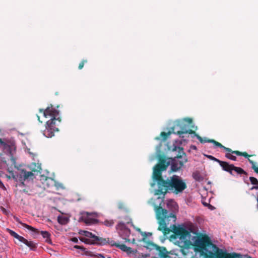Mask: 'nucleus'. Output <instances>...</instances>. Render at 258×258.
Segmentation results:
<instances>
[{
    "instance_id": "1",
    "label": "nucleus",
    "mask_w": 258,
    "mask_h": 258,
    "mask_svg": "<svg viewBox=\"0 0 258 258\" xmlns=\"http://www.w3.org/2000/svg\"><path fill=\"white\" fill-rule=\"evenodd\" d=\"M169 158L166 159L165 156H161L159 162L154 167L153 179L157 182L158 188L155 190V195L164 196L167 192L171 191L177 194L182 192L186 188V183L177 175L163 179L162 172L166 170L170 164Z\"/></svg>"
},
{
    "instance_id": "2",
    "label": "nucleus",
    "mask_w": 258,
    "mask_h": 258,
    "mask_svg": "<svg viewBox=\"0 0 258 258\" xmlns=\"http://www.w3.org/2000/svg\"><path fill=\"white\" fill-rule=\"evenodd\" d=\"M156 218L158 220L159 226L158 230L162 231L164 235L170 232L173 234L170 236L171 239L179 238L182 241H185L190 232L183 227L176 226L174 224L176 218L173 213H168V211L163 209L160 206H155Z\"/></svg>"
},
{
    "instance_id": "3",
    "label": "nucleus",
    "mask_w": 258,
    "mask_h": 258,
    "mask_svg": "<svg viewBox=\"0 0 258 258\" xmlns=\"http://www.w3.org/2000/svg\"><path fill=\"white\" fill-rule=\"evenodd\" d=\"M197 244L201 249L207 246L212 251L205 253V258H251L248 254H242L236 252H228L213 244L209 236H203L197 241Z\"/></svg>"
},
{
    "instance_id": "4",
    "label": "nucleus",
    "mask_w": 258,
    "mask_h": 258,
    "mask_svg": "<svg viewBox=\"0 0 258 258\" xmlns=\"http://www.w3.org/2000/svg\"><path fill=\"white\" fill-rule=\"evenodd\" d=\"M39 112L42 113L46 118H51L46 122V127L43 131V134L47 138H51L54 136L55 132L59 131L57 126L61 122L60 118L57 117L59 112L53 107L52 104H50L45 109H39Z\"/></svg>"
},
{
    "instance_id": "5",
    "label": "nucleus",
    "mask_w": 258,
    "mask_h": 258,
    "mask_svg": "<svg viewBox=\"0 0 258 258\" xmlns=\"http://www.w3.org/2000/svg\"><path fill=\"white\" fill-rule=\"evenodd\" d=\"M192 119L190 118H185L181 120H176L172 127V132L183 138L181 135L184 134H194L196 132L188 128L191 126Z\"/></svg>"
},
{
    "instance_id": "6",
    "label": "nucleus",
    "mask_w": 258,
    "mask_h": 258,
    "mask_svg": "<svg viewBox=\"0 0 258 258\" xmlns=\"http://www.w3.org/2000/svg\"><path fill=\"white\" fill-rule=\"evenodd\" d=\"M172 151L178 152V154L174 157L171 164V171L176 172L183 167L184 164L187 162V159L184 158L182 160H179V159L182 158V155H184L185 156V153L183 151V148L175 146L173 148Z\"/></svg>"
},
{
    "instance_id": "7",
    "label": "nucleus",
    "mask_w": 258,
    "mask_h": 258,
    "mask_svg": "<svg viewBox=\"0 0 258 258\" xmlns=\"http://www.w3.org/2000/svg\"><path fill=\"white\" fill-rule=\"evenodd\" d=\"M41 167L40 166H37V168H33L31 171H27L25 169H21L20 173L17 175L12 173V178L16 181L19 180L20 182V186L25 185L24 181L26 180L33 179L34 178V174L33 172H40Z\"/></svg>"
},
{
    "instance_id": "8",
    "label": "nucleus",
    "mask_w": 258,
    "mask_h": 258,
    "mask_svg": "<svg viewBox=\"0 0 258 258\" xmlns=\"http://www.w3.org/2000/svg\"><path fill=\"white\" fill-rule=\"evenodd\" d=\"M7 231L14 238L17 239L19 241L24 243L26 245L29 247L30 249L35 250L37 248V244L32 241H28L23 236L19 235L15 231L9 228L7 229Z\"/></svg>"
},
{
    "instance_id": "9",
    "label": "nucleus",
    "mask_w": 258,
    "mask_h": 258,
    "mask_svg": "<svg viewBox=\"0 0 258 258\" xmlns=\"http://www.w3.org/2000/svg\"><path fill=\"white\" fill-rule=\"evenodd\" d=\"M80 240L86 243L100 245H103L106 244H109L110 245L111 241V240L110 241L109 238H104L97 236H95L94 239H89L88 238H82L80 239Z\"/></svg>"
},
{
    "instance_id": "10",
    "label": "nucleus",
    "mask_w": 258,
    "mask_h": 258,
    "mask_svg": "<svg viewBox=\"0 0 258 258\" xmlns=\"http://www.w3.org/2000/svg\"><path fill=\"white\" fill-rule=\"evenodd\" d=\"M149 245L152 246L158 252V255L161 258H167L168 257V252L165 247L160 246L157 244L151 242H149Z\"/></svg>"
},
{
    "instance_id": "11",
    "label": "nucleus",
    "mask_w": 258,
    "mask_h": 258,
    "mask_svg": "<svg viewBox=\"0 0 258 258\" xmlns=\"http://www.w3.org/2000/svg\"><path fill=\"white\" fill-rule=\"evenodd\" d=\"M110 245L112 246H116V247L119 248L123 251L126 252L127 254L134 253V251L132 250V248L131 247H128L124 244H120L119 243L115 242L113 240H111Z\"/></svg>"
},
{
    "instance_id": "12",
    "label": "nucleus",
    "mask_w": 258,
    "mask_h": 258,
    "mask_svg": "<svg viewBox=\"0 0 258 258\" xmlns=\"http://www.w3.org/2000/svg\"><path fill=\"white\" fill-rule=\"evenodd\" d=\"M203 236H208L206 234H202L200 236H199L196 239L195 242H194V245L196 247L197 250L200 252L201 253V254L204 256V257L205 258V253L206 252H208V251H212L211 248H210L208 247H206L205 249H201L200 247L198 246L197 244V241L199 240V238H201V237H203Z\"/></svg>"
},
{
    "instance_id": "13",
    "label": "nucleus",
    "mask_w": 258,
    "mask_h": 258,
    "mask_svg": "<svg viewBox=\"0 0 258 258\" xmlns=\"http://www.w3.org/2000/svg\"><path fill=\"white\" fill-rule=\"evenodd\" d=\"M222 148H223L226 151L229 152L228 153H232V154H234L237 156H243L245 158H247L248 159H249L248 157H251L253 156V155H248L245 152H241L239 151H232L230 148L225 147L224 146H223V147H222Z\"/></svg>"
},
{
    "instance_id": "14",
    "label": "nucleus",
    "mask_w": 258,
    "mask_h": 258,
    "mask_svg": "<svg viewBox=\"0 0 258 258\" xmlns=\"http://www.w3.org/2000/svg\"><path fill=\"white\" fill-rule=\"evenodd\" d=\"M219 165L222 167V169L225 171L229 172L230 174H232V168L233 167V164H229L228 162L225 161H221L219 163Z\"/></svg>"
},
{
    "instance_id": "15",
    "label": "nucleus",
    "mask_w": 258,
    "mask_h": 258,
    "mask_svg": "<svg viewBox=\"0 0 258 258\" xmlns=\"http://www.w3.org/2000/svg\"><path fill=\"white\" fill-rule=\"evenodd\" d=\"M81 219L82 221L87 225H91L94 223V222L96 221L95 219L90 217V214H89L88 213H86L83 214L82 216Z\"/></svg>"
},
{
    "instance_id": "16",
    "label": "nucleus",
    "mask_w": 258,
    "mask_h": 258,
    "mask_svg": "<svg viewBox=\"0 0 258 258\" xmlns=\"http://www.w3.org/2000/svg\"><path fill=\"white\" fill-rule=\"evenodd\" d=\"M16 221L17 222H18L19 223H20L24 227L28 229V230H29L30 231H32V232H34L35 233H36V234L39 233L40 232L37 229H36V228L32 227L31 226L28 225L25 223H22L21 221H20V220L18 218H16Z\"/></svg>"
},
{
    "instance_id": "17",
    "label": "nucleus",
    "mask_w": 258,
    "mask_h": 258,
    "mask_svg": "<svg viewBox=\"0 0 258 258\" xmlns=\"http://www.w3.org/2000/svg\"><path fill=\"white\" fill-rule=\"evenodd\" d=\"M0 144L1 146L3 147L5 149H6L9 151V153L11 155H12V153L11 151V149L13 148V145L12 144L11 145H9L6 142H4L2 139L0 138Z\"/></svg>"
},
{
    "instance_id": "18",
    "label": "nucleus",
    "mask_w": 258,
    "mask_h": 258,
    "mask_svg": "<svg viewBox=\"0 0 258 258\" xmlns=\"http://www.w3.org/2000/svg\"><path fill=\"white\" fill-rule=\"evenodd\" d=\"M249 180L252 184L254 185L250 189H258V180L254 177H250Z\"/></svg>"
},
{
    "instance_id": "19",
    "label": "nucleus",
    "mask_w": 258,
    "mask_h": 258,
    "mask_svg": "<svg viewBox=\"0 0 258 258\" xmlns=\"http://www.w3.org/2000/svg\"><path fill=\"white\" fill-rule=\"evenodd\" d=\"M41 234L43 238H46V242L48 243H51V240L50 238V234L46 231H41Z\"/></svg>"
},
{
    "instance_id": "20",
    "label": "nucleus",
    "mask_w": 258,
    "mask_h": 258,
    "mask_svg": "<svg viewBox=\"0 0 258 258\" xmlns=\"http://www.w3.org/2000/svg\"><path fill=\"white\" fill-rule=\"evenodd\" d=\"M234 171L235 172H236L238 174H240V175H241V174L246 175L247 174V173L243 169H242L240 167H236L234 165H233V167L232 168V171Z\"/></svg>"
},
{
    "instance_id": "21",
    "label": "nucleus",
    "mask_w": 258,
    "mask_h": 258,
    "mask_svg": "<svg viewBox=\"0 0 258 258\" xmlns=\"http://www.w3.org/2000/svg\"><path fill=\"white\" fill-rule=\"evenodd\" d=\"M58 222L62 225L66 224L68 222V218L66 217L59 216L57 217Z\"/></svg>"
},
{
    "instance_id": "22",
    "label": "nucleus",
    "mask_w": 258,
    "mask_h": 258,
    "mask_svg": "<svg viewBox=\"0 0 258 258\" xmlns=\"http://www.w3.org/2000/svg\"><path fill=\"white\" fill-rule=\"evenodd\" d=\"M195 135V136L197 137V138L199 140V141L201 143H210V140L211 139H208V138H202L200 135L197 134L196 133V134H194Z\"/></svg>"
},
{
    "instance_id": "23",
    "label": "nucleus",
    "mask_w": 258,
    "mask_h": 258,
    "mask_svg": "<svg viewBox=\"0 0 258 258\" xmlns=\"http://www.w3.org/2000/svg\"><path fill=\"white\" fill-rule=\"evenodd\" d=\"M127 227L126 226V225L122 222H119L117 225H116V229L119 231V232H121L122 231H123L125 228H126Z\"/></svg>"
},
{
    "instance_id": "24",
    "label": "nucleus",
    "mask_w": 258,
    "mask_h": 258,
    "mask_svg": "<svg viewBox=\"0 0 258 258\" xmlns=\"http://www.w3.org/2000/svg\"><path fill=\"white\" fill-rule=\"evenodd\" d=\"M74 248H76V249H80L86 255L92 256V255L91 254V252L86 251V249L85 247H84L83 246H81L80 245H75L74 246Z\"/></svg>"
},
{
    "instance_id": "25",
    "label": "nucleus",
    "mask_w": 258,
    "mask_h": 258,
    "mask_svg": "<svg viewBox=\"0 0 258 258\" xmlns=\"http://www.w3.org/2000/svg\"><path fill=\"white\" fill-rule=\"evenodd\" d=\"M119 233L122 236L129 237L131 233V230L129 228L127 227L126 228H125V229L123 231L119 232Z\"/></svg>"
},
{
    "instance_id": "26",
    "label": "nucleus",
    "mask_w": 258,
    "mask_h": 258,
    "mask_svg": "<svg viewBox=\"0 0 258 258\" xmlns=\"http://www.w3.org/2000/svg\"><path fill=\"white\" fill-rule=\"evenodd\" d=\"M83 234L87 237H89L91 238H92V239H94L96 235L93 234L92 233L87 231H83Z\"/></svg>"
},
{
    "instance_id": "27",
    "label": "nucleus",
    "mask_w": 258,
    "mask_h": 258,
    "mask_svg": "<svg viewBox=\"0 0 258 258\" xmlns=\"http://www.w3.org/2000/svg\"><path fill=\"white\" fill-rule=\"evenodd\" d=\"M249 162L251 164V168L255 172L258 173V167L255 166V163L250 159H248Z\"/></svg>"
},
{
    "instance_id": "28",
    "label": "nucleus",
    "mask_w": 258,
    "mask_h": 258,
    "mask_svg": "<svg viewBox=\"0 0 258 258\" xmlns=\"http://www.w3.org/2000/svg\"><path fill=\"white\" fill-rule=\"evenodd\" d=\"M171 134V132L170 131H169L167 133H166V132H162L160 134V136L161 137L163 138V140L164 141H165L167 138L168 137V136Z\"/></svg>"
},
{
    "instance_id": "29",
    "label": "nucleus",
    "mask_w": 258,
    "mask_h": 258,
    "mask_svg": "<svg viewBox=\"0 0 258 258\" xmlns=\"http://www.w3.org/2000/svg\"><path fill=\"white\" fill-rule=\"evenodd\" d=\"M104 224L108 227L112 226L114 222L112 220H106L103 222Z\"/></svg>"
},
{
    "instance_id": "30",
    "label": "nucleus",
    "mask_w": 258,
    "mask_h": 258,
    "mask_svg": "<svg viewBox=\"0 0 258 258\" xmlns=\"http://www.w3.org/2000/svg\"><path fill=\"white\" fill-rule=\"evenodd\" d=\"M192 177L197 181H200L202 179L201 175L198 172L193 173Z\"/></svg>"
},
{
    "instance_id": "31",
    "label": "nucleus",
    "mask_w": 258,
    "mask_h": 258,
    "mask_svg": "<svg viewBox=\"0 0 258 258\" xmlns=\"http://www.w3.org/2000/svg\"><path fill=\"white\" fill-rule=\"evenodd\" d=\"M210 143H213L214 145H215L217 147H220L221 148L223 147V146L220 143H219L214 140H213V139L210 140Z\"/></svg>"
},
{
    "instance_id": "32",
    "label": "nucleus",
    "mask_w": 258,
    "mask_h": 258,
    "mask_svg": "<svg viewBox=\"0 0 258 258\" xmlns=\"http://www.w3.org/2000/svg\"><path fill=\"white\" fill-rule=\"evenodd\" d=\"M225 157L233 161H236L237 159L236 156L232 155L231 153H226Z\"/></svg>"
},
{
    "instance_id": "33",
    "label": "nucleus",
    "mask_w": 258,
    "mask_h": 258,
    "mask_svg": "<svg viewBox=\"0 0 258 258\" xmlns=\"http://www.w3.org/2000/svg\"><path fill=\"white\" fill-rule=\"evenodd\" d=\"M205 156L206 157H207L208 159L211 160H213V161H216L217 162V163H219V162L220 161V160L216 158L215 157L212 156V155H205Z\"/></svg>"
},
{
    "instance_id": "34",
    "label": "nucleus",
    "mask_w": 258,
    "mask_h": 258,
    "mask_svg": "<svg viewBox=\"0 0 258 258\" xmlns=\"http://www.w3.org/2000/svg\"><path fill=\"white\" fill-rule=\"evenodd\" d=\"M87 62V59H83L82 61L79 63L78 69L79 70H81L83 68L84 63Z\"/></svg>"
},
{
    "instance_id": "35",
    "label": "nucleus",
    "mask_w": 258,
    "mask_h": 258,
    "mask_svg": "<svg viewBox=\"0 0 258 258\" xmlns=\"http://www.w3.org/2000/svg\"><path fill=\"white\" fill-rule=\"evenodd\" d=\"M118 208L120 210H123L125 208V205L124 203L120 202L118 204Z\"/></svg>"
},
{
    "instance_id": "36",
    "label": "nucleus",
    "mask_w": 258,
    "mask_h": 258,
    "mask_svg": "<svg viewBox=\"0 0 258 258\" xmlns=\"http://www.w3.org/2000/svg\"><path fill=\"white\" fill-rule=\"evenodd\" d=\"M187 250V249L185 247H181L180 248V252L182 253L183 255H185L186 254V251Z\"/></svg>"
},
{
    "instance_id": "37",
    "label": "nucleus",
    "mask_w": 258,
    "mask_h": 258,
    "mask_svg": "<svg viewBox=\"0 0 258 258\" xmlns=\"http://www.w3.org/2000/svg\"><path fill=\"white\" fill-rule=\"evenodd\" d=\"M142 235L144 236L143 238V241H145V238L147 236V234L146 232H142Z\"/></svg>"
},
{
    "instance_id": "38",
    "label": "nucleus",
    "mask_w": 258,
    "mask_h": 258,
    "mask_svg": "<svg viewBox=\"0 0 258 258\" xmlns=\"http://www.w3.org/2000/svg\"><path fill=\"white\" fill-rule=\"evenodd\" d=\"M71 241L74 242H75V243H77L78 242V239L76 237H73L71 239Z\"/></svg>"
},
{
    "instance_id": "39",
    "label": "nucleus",
    "mask_w": 258,
    "mask_h": 258,
    "mask_svg": "<svg viewBox=\"0 0 258 258\" xmlns=\"http://www.w3.org/2000/svg\"><path fill=\"white\" fill-rule=\"evenodd\" d=\"M0 188H5V186L2 181L0 180Z\"/></svg>"
},
{
    "instance_id": "40",
    "label": "nucleus",
    "mask_w": 258,
    "mask_h": 258,
    "mask_svg": "<svg viewBox=\"0 0 258 258\" xmlns=\"http://www.w3.org/2000/svg\"><path fill=\"white\" fill-rule=\"evenodd\" d=\"M97 256L98 258H105L104 255L102 254H98Z\"/></svg>"
},
{
    "instance_id": "41",
    "label": "nucleus",
    "mask_w": 258,
    "mask_h": 258,
    "mask_svg": "<svg viewBox=\"0 0 258 258\" xmlns=\"http://www.w3.org/2000/svg\"><path fill=\"white\" fill-rule=\"evenodd\" d=\"M37 118H38V120H39V121L40 122H42V121H40V116L38 115H37Z\"/></svg>"
},
{
    "instance_id": "42",
    "label": "nucleus",
    "mask_w": 258,
    "mask_h": 258,
    "mask_svg": "<svg viewBox=\"0 0 258 258\" xmlns=\"http://www.w3.org/2000/svg\"><path fill=\"white\" fill-rule=\"evenodd\" d=\"M149 255H150V254H145V257H148V256H149Z\"/></svg>"
},
{
    "instance_id": "43",
    "label": "nucleus",
    "mask_w": 258,
    "mask_h": 258,
    "mask_svg": "<svg viewBox=\"0 0 258 258\" xmlns=\"http://www.w3.org/2000/svg\"><path fill=\"white\" fill-rule=\"evenodd\" d=\"M193 149H196V146H194Z\"/></svg>"
},
{
    "instance_id": "44",
    "label": "nucleus",
    "mask_w": 258,
    "mask_h": 258,
    "mask_svg": "<svg viewBox=\"0 0 258 258\" xmlns=\"http://www.w3.org/2000/svg\"><path fill=\"white\" fill-rule=\"evenodd\" d=\"M256 201H257V202L258 203V195H257V199H256Z\"/></svg>"
},
{
    "instance_id": "45",
    "label": "nucleus",
    "mask_w": 258,
    "mask_h": 258,
    "mask_svg": "<svg viewBox=\"0 0 258 258\" xmlns=\"http://www.w3.org/2000/svg\"><path fill=\"white\" fill-rule=\"evenodd\" d=\"M151 235V233H149L148 235Z\"/></svg>"
},
{
    "instance_id": "46",
    "label": "nucleus",
    "mask_w": 258,
    "mask_h": 258,
    "mask_svg": "<svg viewBox=\"0 0 258 258\" xmlns=\"http://www.w3.org/2000/svg\"><path fill=\"white\" fill-rule=\"evenodd\" d=\"M151 235V233H149L148 235Z\"/></svg>"
},
{
    "instance_id": "47",
    "label": "nucleus",
    "mask_w": 258,
    "mask_h": 258,
    "mask_svg": "<svg viewBox=\"0 0 258 258\" xmlns=\"http://www.w3.org/2000/svg\"><path fill=\"white\" fill-rule=\"evenodd\" d=\"M107 258H111V257H107Z\"/></svg>"
}]
</instances>
